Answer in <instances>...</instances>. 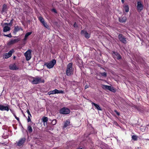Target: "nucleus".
I'll use <instances>...</instances> for the list:
<instances>
[{"label":"nucleus","mask_w":149,"mask_h":149,"mask_svg":"<svg viewBox=\"0 0 149 149\" xmlns=\"http://www.w3.org/2000/svg\"><path fill=\"white\" fill-rule=\"evenodd\" d=\"M15 117V118H16L17 117V116H16L15 113L13 115Z\"/></svg>","instance_id":"nucleus-46"},{"label":"nucleus","mask_w":149,"mask_h":149,"mask_svg":"<svg viewBox=\"0 0 149 149\" xmlns=\"http://www.w3.org/2000/svg\"><path fill=\"white\" fill-rule=\"evenodd\" d=\"M77 149H85V148H77Z\"/></svg>","instance_id":"nucleus-43"},{"label":"nucleus","mask_w":149,"mask_h":149,"mask_svg":"<svg viewBox=\"0 0 149 149\" xmlns=\"http://www.w3.org/2000/svg\"><path fill=\"white\" fill-rule=\"evenodd\" d=\"M31 116H30V115H28V118H27V122H31Z\"/></svg>","instance_id":"nucleus-34"},{"label":"nucleus","mask_w":149,"mask_h":149,"mask_svg":"<svg viewBox=\"0 0 149 149\" xmlns=\"http://www.w3.org/2000/svg\"><path fill=\"white\" fill-rule=\"evenodd\" d=\"M132 139L134 141L137 140V136L136 135H132Z\"/></svg>","instance_id":"nucleus-31"},{"label":"nucleus","mask_w":149,"mask_h":149,"mask_svg":"<svg viewBox=\"0 0 149 149\" xmlns=\"http://www.w3.org/2000/svg\"><path fill=\"white\" fill-rule=\"evenodd\" d=\"M9 68L10 70H16L18 69V68L16 67V65L15 64L13 65H9Z\"/></svg>","instance_id":"nucleus-16"},{"label":"nucleus","mask_w":149,"mask_h":149,"mask_svg":"<svg viewBox=\"0 0 149 149\" xmlns=\"http://www.w3.org/2000/svg\"><path fill=\"white\" fill-rule=\"evenodd\" d=\"M3 105L0 104V110L3 111Z\"/></svg>","instance_id":"nucleus-35"},{"label":"nucleus","mask_w":149,"mask_h":149,"mask_svg":"<svg viewBox=\"0 0 149 149\" xmlns=\"http://www.w3.org/2000/svg\"><path fill=\"white\" fill-rule=\"evenodd\" d=\"M121 2L123 3H124L125 2V0H121Z\"/></svg>","instance_id":"nucleus-45"},{"label":"nucleus","mask_w":149,"mask_h":149,"mask_svg":"<svg viewBox=\"0 0 149 149\" xmlns=\"http://www.w3.org/2000/svg\"><path fill=\"white\" fill-rule=\"evenodd\" d=\"M42 24L43 26L47 29H50L49 26L45 22H44V23H43Z\"/></svg>","instance_id":"nucleus-26"},{"label":"nucleus","mask_w":149,"mask_h":149,"mask_svg":"<svg viewBox=\"0 0 149 149\" xmlns=\"http://www.w3.org/2000/svg\"><path fill=\"white\" fill-rule=\"evenodd\" d=\"M48 118L47 117H43L42 118V120L43 122L45 123H46V124H47V121H48Z\"/></svg>","instance_id":"nucleus-23"},{"label":"nucleus","mask_w":149,"mask_h":149,"mask_svg":"<svg viewBox=\"0 0 149 149\" xmlns=\"http://www.w3.org/2000/svg\"><path fill=\"white\" fill-rule=\"evenodd\" d=\"M4 36H6L7 37H9V38H11L12 37V36H11V35L10 33V34H8V35L4 34Z\"/></svg>","instance_id":"nucleus-36"},{"label":"nucleus","mask_w":149,"mask_h":149,"mask_svg":"<svg viewBox=\"0 0 149 149\" xmlns=\"http://www.w3.org/2000/svg\"><path fill=\"white\" fill-rule=\"evenodd\" d=\"M102 88L105 89V90H108L109 89V88L110 87V86H108L106 85H103L102 87Z\"/></svg>","instance_id":"nucleus-25"},{"label":"nucleus","mask_w":149,"mask_h":149,"mask_svg":"<svg viewBox=\"0 0 149 149\" xmlns=\"http://www.w3.org/2000/svg\"><path fill=\"white\" fill-rule=\"evenodd\" d=\"M15 58H16L15 56H14V57H13V58L15 59Z\"/></svg>","instance_id":"nucleus-48"},{"label":"nucleus","mask_w":149,"mask_h":149,"mask_svg":"<svg viewBox=\"0 0 149 149\" xmlns=\"http://www.w3.org/2000/svg\"><path fill=\"white\" fill-rule=\"evenodd\" d=\"M123 8L125 11L126 13H127L129 11V6L127 5H125L123 6Z\"/></svg>","instance_id":"nucleus-21"},{"label":"nucleus","mask_w":149,"mask_h":149,"mask_svg":"<svg viewBox=\"0 0 149 149\" xmlns=\"http://www.w3.org/2000/svg\"><path fill=\"white\" fill-rule=\"evenodd\" d=\"M33 80L31 83L33 84H37L41 83H44L45 80L43 79L40 77H33Z\"/></svg>","instance_id":"nucleus-2"},{"label":"nucleus","mask_w":149,"mask_h":149,"mask_svg":"<svg viewBox=\"0 0 149 149\" xmlns=\"http://www.w3.org/2000/svg\"><path fill=\"white\" fill-rule=\"evenodd\" d=\"M52 11L54 12V13H57V11H56V9L55 8H52Z\"/></svg>","instance_id":"nucleus-38"},{"label":"nucleus","mask_w":149,"mask_h":149,"mask_svg":"<svg viewBox=\"0 0 149 149\" xmlns=\"http://www.w3.org/2000/svg\"><path fill=\"white\" fill-rule=\"evenodd\" d=\"M12 20L10 23H5V24L7 25L8 26H11L12 25Z\"/></svg>","instance_id":"nucleus-33"},{"label":"nucleus","mask_w":149,"mask_h":149,"mask_svg":"<svg viewBox=\"0 0 149 149\" xmlns=\"http://www.w3.org/2000/svg\"><path fill=\"white\" fill-rule=\"evenodd\" d=\"M126 17H123L120 18H119V22H125L126 20Z\"/></svg>","instance_id":"nucleus-18"},{"label":"nucleus","mask_w":149,"mask_h":149,"mask_svg":"<svg viewBox=\"0 0 149 149\" xmlns=\"http://www.w3.org/2000/svg\"><path fill=\"white\" fill-rule=\"evenodd\" d=\"M118 38L120 41L124 44H125L127 42L126 38L125 36L121 34H119L118 35Z\"/></svg>","instance_id":"nucleus-7"},{"label":"nucleus","mask_w":149,"mask_h":149,"mask_svg":"<svg viewBox=\"0 0 149 149\" xmlns=\"http://www.w3.org/2000/svg\"><path fill=\"white\" fill-rule=\"evenodd\" d=\"M38 19L42 23H44V22H45L43 18L41 16H39V17Z\"/></svg>","instance_id":"nucleus-27"},{"label":"nucleus","mask_w":149,"mask_h":149,"mask_svg":"<svg viewBox=\"0 0 149 149\" xmlns=\"http://www.w3.org/2000/svg\"><path fill=\"white\" fill-rule=\"evenodd\" d=\"M88 87V85H86L85 86V89H86Z\"/></svg>","instance_id":"nucleus-44"},{"label":"nucleus","mask_w":149,"mask_h":149,"mask_svg":"<svg viewBox=\"0 0 149 149\" xmlns=\"http://www.w3.org/2000/svg\"><path fill=\"white\" fill-rule=\"evenodd\" d=\"M113 53L114 55L116 56V57H117V59L119 60L121 58V56L119 53L115 52H113Z\"/></svg>","instance_id":"nucleus-15"},{"label":"nucleus","mask_w":149,"mask_h":149,"mask_svg":"<svg viewBox=\"0 0 149 149\" xmlns=\"http://www.w3.org/2000/svg\"><path fill=\"white\" fill-rule=\"evenodd\" d=\"M10 27H8L7 25L5 26L3 28V31L4 32H6L10 31Z\"/></svg>","instance_id":"nucleus-17"},{"label":"nucleus","mask_w":149,"mask_h":149,"mask_svg":"<svg viewBox=\"0 0 149 149\" xmlns=\"http://www.w3.org/2000/svg\"><path fill=\"white\" fill-rule=\"evenodd\" d=\"M27 129L28 132L30 133H31L32 132V129L31 125H29L27 127Z\"/></svg>","instance_id":"nucleus-24"},{"label":"nucleus","mask_w":149,"mask_h":149,"mask_svg":"<svg viewBox=\"0 0 149 149\" xmlns=\"http://www.w3.org/2000/svg\"><path fill=\"white\" fill-rule=\"evenodd\" d=\"M7 10V6L5 4H4L2 6V12H6Z\"/></svg>","instance_id":"nucleus-19"},{"label":"nucleus","mask_w":149,"mask_h":149,"mask_svg":"<svg viewBox=\"0 0 149 149\" xmlns=\"http://www.w3.org/2000/svg\"><path fill=\"white\" fill-rule=\"evenodd\" d=\"M110 87L111 88H109V90L113 92H115L116 91V90L113 87L110 86Z\"/></svg>","instance_id":"nucleus-28"},{"label":"nucleus","mask_w":149,"mask_h":149,"mask_svg":"<svg viewBox=\"0 0 149 149\" xmlns=\"http://www.w3.org/2000/svg\"><path fill=\"white\" fill-rule=\"evenodd\" d=\"M26 112H27V113H28V115H30V116H31V114H30V112L29 110L28 109L26 111Z\"/></svg>","instance_id":"nucleus-40"},{"label":"nucleus","mask_w":149,"mask_h":149,"mask_svg":"<svg viewBox=\"0 0 149 149\" xmlns=\"http://www.w3.org/2000/svg\"><path fill=\"white\" fill-rule=\"evenodd\" d=\"M100 74L102 76L104 77H106L107 76V74L106 72H100Z\"/></svg>","instance_id":"nucleus-30"},{"label":"nucleus","mask_w":149,"mask_h":149,"mask_svg":"<svg viewBox=\"0 0 149 149\" xmlns=\"http://www.w3.org/2000/svg\"><path fill=\"white\" fill-rule=\"evenodd\" d=\"M20 40L19 38H16L11 40L8 43L9 45H13L15 43H17Z\"/></svg>","instance_id":"nucleus-11"},{"label":"nucleus","mask_w":149,"mask_h":149,"mask_svg":"<svg viewBox=\"0 0 149 149\" xmlns=\"http://www.w3.org/2000/svg\"><path fill=\"white\" fill-rule=\"evenodd\" d=\"M81 34L82 35H84V36L86 38H88L90 37V35L87 32L84 30H81Z\"/></svg>","instance_id":"nucleus-12"},{"label":"nucleus","mask_w":149,"mask_h":149,"mask_svg":"<svg viewBox=\"0 0 149 149\" xmlns=\"http://www.w3.org/2000/svg\"><path fill=\"white\" fill-rule=\"evenodd\" d=\"M16 119H17V120L18 121V122L19 123H20V121L19 120V118L18 117H17V118H16Z\"/></svg>","instance_id":"nucleus-41"},{"label":"nucleus","mask_w":149,"mask_h":149,"mask_svg":"<svg viewBox=\"0 0 149 149\" xmlns=\"http://www.w3.org/2000/svg\"><path fill=\"white\" fill-rule=\"evenodd\" d=\"M27 37H26L25 36H24V40H27Z\"/></svg>","instance_id":"nucleus-42"},{"label":"nucleus","mask_w":149,"mask_h":149,"mask_svg":"<svg viewBox=\"0 0 149 149\" xmlns=\"http://www.w3.org/2000/svg\"><path fill=\"white\" fill-rule=\"evenodd\" d=\"M31 50L29 49L24 54L26 59L27 61L29 60L31 58Z\"/></svg>","instance_id":"nucleus-8"},{"label":"nucleus","mask_w":149,"mask_h":149,"mask_svg":"<svg viewBox=\"0 0 149 149\" xmlns=\"http://www.w3.org/2000/svg\"><path fill=\"white\" fill-rule=\"evenodd\" d=\"M20 30L22 31L23 30L21 27H19L18 26H15L13 32L14 33H16Z\"/></svg>","instance_id":"nucleus-13"},{"label":"nucleus","mask_w":149,"mask_h":149,"mask_svg":"<svg viewBox=\"0 0 149 149\" xmlns=\"http://www.w3.org/2000/svg\"><path fill=\"white\" fill-rule=\"evenodd\" d=\"M70 124V120H66L65 123L64 125L63 126L64 128L68 126Z\"/></svg>","instance_id":"nucleus-22"},{"label":"nucleus","mask_w":149,"mask_h":149,"mask_svg":"<svg viewBox=\"0 0 149 149\" xmlns=\"http://www.w3.org/2000/svg\"><path fill=\"white\" fill-rule=\"evenodd\" d=\"M114 111L118 116H120V113L119 112H118L116 110H114Z\"/></svg>","instance_id":"nucleus-37"},{"label":"nucleus","mask_w":149,"mask_h":149,"mask_svg":"<svg viewBox=\"0 0 149 149\" xmlns=\"http://www.w3.org/2000/svg\"><path fill=\"white\" fill-rule=\"evenodd\" d=\"M59 112L61 114H67L70 113V111L68 108L64 107L61 109Z\"/></svg>","instance_id":"nucleus-4"},{"label":"nucleus","mask_w":149,"mask_h":149,"mask_svg":"<svg viewBox=\"0 0 149 149\" xmlns=\"http://www.w3.org/2000/svg\"><path fill=\"white\" fill-rule=\"evenodd\" d=\"M26 141L25 138H21L17 142V145L18 146H23Z\"/></svg>","instance_id":"nucleus-10"},{"label":"nucleus","mask_w":149,"mask_h":149,"mask_svg":"<svg viewBox=\"0 0 149 149\" xmlns=\"http://www.w3.org/2000/svg\"><path fill=\"white\" fill-rule=\"evenodd\" d=\"M73 64L71 63L67 65L66 71V74L68 76H70L73 74V68H72Z\"/></svg>","instance_id":"nucleus-1"},{"label":"nucleus","mask_w":149,"mask_h":149,"mask_svg":"<svg viewBox=\"0 0 149 149\" xmlns=\"http://www.w3.org/2000/svg\"><path fill=\"white\" fill-rule=\"evenodd\" d=\"M57 122V121L56 119H54L52 121V124L53 125H54L56 124Z\"/></svg>","instance_id":"nucleus-29"},{"label":"nucleus","mask_w":149,"mask_h":149,"mask_svg":"<svg viewBox=\"0 0 149 149\" xmlns=\"http://www.w3.org/2000/svg\"><path fill=\"white\" fill-rule=\"evenodd\" d=\"M56 63V60L53 59L49 62L45 63V65L48 68L51 69L53 68Z\"/></svg>","instance_id":"nucleus-3"},{"label":"nucleus","mask_w":149,"mask_h":149,"mask_svg":"<svg viewBox=\"0 0 149 149\" xmlns=\"http://www.w3.org/2000/svg\"><path fill=\"white\" fill-rule=\"evenodd\" d=\"M9 106L7 105V106H5L3 105V111H8L9 110Z\"/></svg>","instance_id":"nucleus-20"},{"label":"nucleus","mask_w":149,"mask_h":149,"mask_svg":"<svg viewBox=\"0 0 149 149\" xmlns=\"http://www.w3.org/2000/svg\"><path fill=\"white\" fill-rule=\"evenodd\" d=\"M9 110H10V111H11V113L13 114V115L15 113V111L13 110L12 109H9Z\"/></svg>","instance_id":"nucleus-39"},{"label":"nucleus","mask_w":149,"mask_h":149,"mask_svg":"<svg viewBox=\"0 0 149 149\" xmlns=\"http://www.w3.org/2000/svg\"><path fill=\"white\" fill-rule=\"evenodd\" d=\"M91 104H92V105L93 106L94 105L95 107V108L97 109L98 110H100V111L102 110V109L101 108L100 106L99 105L93 102H91Z\"/></svg>","instance_id":"nucleus-14"},{"label":"nucleus","mask_w":149,"mask_h":149,"mask_svg":"<svg viewBox=\"0 0 149 149\" xmlns=\"http://www.w3.org/2000/svg\"><path fill=\"white\" fill-rule=\"evenodd\" d=\"M58 93L63 94L64 93V92L62 90H58L56 89L54 90L51 91L48 93V94L49 95Z\"/></svg>","instance_id":"nucleus-6"},{"label":"nucleus","mask_w":149,"mask_h":149,"mask_svg":"<svg viewBox=\"0 0 149 149\" xmlns=\"http://www.w3.org/2000/svg\"><path fill=\"white\" fill-rule=\"evenodd\" d=\"M31 33H32L31 32H27L25 35V36L27 37V38L28 37V36H29V35H30L31 34Z\"/></svg>","instance_id":"nucleus-32"},{"label":"nucleus","mask_w":149,"mask_h":149,"mask_svg":"<svg viewBox=\"0 0 149 149\" xmlns=\"http://www.w3.org/2000/svg\"><path fill=\"white\" fill-rule=\"evenodd\" d=\"M76 22H75V23H74V27H75L76 26Z\"/></svg>","instance_id":"nucleus-47"},{"label":"nucleus","mask_w":149,"mask_h":149,"mask_svg":"<svg viewBox=\"0 0 149 149\" xmlns=\"http://www.w3.org/2000/svg\"><path fill=\"white\" fill-rule=\"evenodd\" d=\"M14 52L13 49L10 51L8 53L5 54L3 55V58L5 59H7L11 57L12 55L13 52Z\"/></svg>","instance_id":"nucleus-9"},{"label":"nucleus","mask_w":149,"mask_h":149,"mask_svg":"<svg viewBox=\"0 0 149 149\" xmlns=\"http://www.w3.org/2000/svg\"><path fill=\"white\" fill-rule=\"evenodd\" d=\"M136 7L137 10L139 13L144 8L143 6L140 1L137 2Z\"/></svg>","instance_id":"nucleus-5"}]
</instances>
